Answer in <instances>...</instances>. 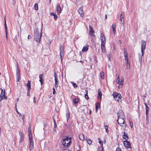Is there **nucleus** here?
<instances>
[{"label": "nucleus", "instance_id": "obj_1", "mask_svg": "<svg viewBox=\"0 0 151 151\" xmlns=\"http://www.w3.org/2000/svg\"><path fill=\"white\" fill-rule=\"evenodd\" d=\"M42 28L40 31L38 29H36L35 32L34 33V39L38 43L40 42V39L42 37Z\"/></svg>", "mask_w": 151, "mask_h": 151}, {"label": "nucleus", "instance_id": "obj_2", "mask_svg": "<svg viewBox=\"0 0 151 151\" xmlns=\"http://www.w3.org/2000/svg\"><path fill=\"white\" fill-rule=\"evenodd\" d=\"M62 144L63 146L68 147L70 145L71 141V138L70 137L66 136L63 139Z\"/></svg>", "mask_w": 151, "mask_h": 151}, {"label": "nucleus", "instance_id": "obj_3", "mask_svg": "<svg viewBox=\"0 0 151 151\" xmlns=\"http://www.w3.org/2000/svg\"><path fill=\"white\" fill-rule=\"evenodd\" d=\"M117 122L122 127H126V124L124 123V118H118Z\"/></svg>", "mask_w": 151, "mask_h": 151}, {"label": "nucleus", "instance_id": "obj_4", "mask_svg": "<svg viewBox=\"0 0 151 151\" xmlns=\"http://www.w3.org/2000/svg\"><path fill=\"white\" fill-rule=\"evenodd\" d=\"M113 96L114 99L117 101L120 102H121L122 100L121 98L122 96L119 93L116 92L115 93H113Z\"/></svg>", "mask_w": 151, "mask_h": 151}, {"label": "nucleus", "instance_id": "obj_5", "mask_svg": "<svg viewBox=\"0 0 151 151\" xmlns=\"http://www.w3.org/2000/svg\"><path fill=\"white\" fill-rule=\"evenodd\" d=\"M124 13L123 12H121L120 17L119 20L120 21V23L122 24H123L124 22Z\"/></svg>", "mask_w": 151, "mask_h": 151}, {"label": "nucleus", "instance_id": "obj_6", "mask_svg": "<svg viewBox=\"0 0 151 151\" xmlns=\"http://www.w3.org/2000/svg\"><path fill=\"white\" fill-rule=\"evenodd\" d=\"M55 10L58 14H59L61 13L62 9H61L60 5L59 4H57Z\"/></svg>", "mask_w": 151, "mask_h": 151}, {"label": "nucleus", "instance_id": "obj_7", "mask_svg": "<svg viewBox=\"0 0 151 151\" xmlns=\"http://www.w3.org/2000/svg\"><path fill=\"white\" fill-rule=\"evenodd\" d=\"M89 34L91 36H95V35L94 34V31L92 28V27L90 25L89 26Z\"/></svg>", "mask_w": 151, "mask_h": 151}, {"label": "nucleus", "instance_id": "obj_8", "mask_svg": "<svg viewBox=\"0 0 151 151\" xmlns=\"http://www.w3.org/2000/svg\"><path fill=\"white\" fill-rule=\"evenodd\" d=\"M118 118H124V114L122 110H119L117 113Z\"/></svg>", "mask_w": 151, "mask_h": 151}, {"label": "nucleus", "instance_id": "obj_9", "mask_svg": "<svg viewBox=\"0 0 151 151\" xmlns=\"http://www.w3.org/2000/svg\"><path fill=\"white\" fill-rule=\"evenodd\" d=\"M54 77H55V86L56 88H57L58 86V78L57 77V75L55 73L54 75Z\"/></svg>", "mask_w": 151, "mask_h": 151}, {"label": "nucleus", "instance_id": "obj_10", "mask_svg": "<svg viewBox=\"0 0 151 151\" xmlns=\"http://www.w3.org/2000/svg\"><path fill=\"white\" fill-rule=\"evenodd\" d=\"M124 146L126 148H131L130 146V143L129 141L125 140L124 141Z\"/></svg>", "mask_w": 151, "mask_h": 151}, {"label": "nucleus", "instance_id": "obj_11", "mask_svg": "<svg viewBox=\"0 0 151 151\" xmlns=\"http://www.w3.org/2000/svg\"><path fill=\"white\" fill-rule=\"evenodd\" d=\"M60 54L61 58V60H62V56H63L64 55V47L62 45L60 46Z\"/></svg>", "mask_w": 151, "mask_h": 151}, {"label": "nucleus", "instance_id": "obj_12", "mask_svg": "<svg viewBox=\"0 0 151 151\" xmlns=\"http://www.w3.org/2000/svg\"><path fill=\"white\" fill-rule=\"evenodd\" d=\"M78 13L80 14V16L81 17H83L84 15V12L83 10V7H81L80 8L79 10Z\"/></svg>", "mask_w": 151, "mask_h": 151}, {"label": "nucleus", "instance_id": "obj_13", "mask_svg": "<svg viewBox=\"0 0 151 151\" xmlns=\"http://www.w3.org/2000/svg\"><path fill=\"white\" fill-rule=\"evenodd\" d=\"M146 42H145V41H142L141 44V50H145L146 47Z\"/></svg>", "mask_w": 151, "mask_h": 151}, {"label": "nucleus", "instance_id": "obj_14", "mask_svg": "<svg viewBox=\"0 0 151 151\" xmlns=\"http://www.w3.org/2000/svg\"><path fill=\"white\" fill-rule=\"evenodd\" d=\"M19 135L20 137L19 143H22L24 140V136L23 134L20 132H19Z\"/></svg>", "mask_w": 151, "mask_h": 151}, {"label": "nucleus", "instance_id": "obj_15", "mask_svg": "<svg viewBox=\"0 0 151 151\" xmlns=\"http://www.w3.org/2000/svg\"><path fill=\"white\" fill-rule=\"evenodd\" d=\"M17 81H19L20 79V71L17 70L16 73Z\"/></svg>", "mask_w": 151, "mask_h": 151}, {"label": "nucleus", "instance_id": "obj_16", "mask_svg": "<svg viewBox=\"0 0 151 151\" xmlns=\"http://www.w3.org/2000/svg\"><path fill=\"white\" fill-rule=\"evenodd\" d=\"M29 148L30 150H32L34 148L33 141H29Z\"/></svg>", "mask_w": 151, "mask_h": 151}, {"label": "nucleus", "instance_id": "obj_17", "mask_svg": "<svg viewBox=\"0 0 151 151\" xmlns=\"http://www.w3.org/2000/svg\"><path fill=\"white\" fill-rule=\"evenodd\" d=\"M79 137L81 140H83L85 139L84 136L83 134H81L79 135Z\"/></svg>", "mask_w": 151, "mask_h": 151}, {"label": "nucleus", "instance_id": "obj_18", "mask_svg": "<svg viewBox=\"0 0 151 151\" xmlns=\"http://www.w3.org/2000/svg\"><path fill=\"white\" fill-rule=\"evenodd\" d=\"M116 27V24H115L113 23L112 25V32L113 33L115 34V33L116 30L115 27Z\"/></svg>", "mask_w": 151, "mask_h": 151}, {"label": "nucleus", "instance_id": "obj_19", "mask_svg": "<svg viewBox=\"0 0 151 151\" xmlns=\"http://www.w3.org/2000/svg\"><path fill=\"white\" fill-rule=\"evenodd\" d=\"M86 140L87 141V143L89 145H91L92 143V141L88 137L86 138Z\"/></svg>", "mask_w": 151, "mask_h": 151}, {"label": "nucleus", "instance_id": "obj_20", "mask_svg": "<svg viewBox=\"0 0 151 151\" xmlns=\"http://www.w3.org/2000/svg\"><path fill=\"white\" fill-rule=\"evenodd\" d=\"M102 94L100 89H98V98H100L101 99Z\"/></svg>", "mask_w": 151, "mask_h": 151}, {"label": "nucleus", "instance_id": "obj_21", "mask_svg": "<svg viewBox=\"0 0 151 151\" xmlns=\"http://www.w3.org/2000/svg\"><path fill=\"white\" fill-rule=\"evenodd\" d=\"M123 138L127 140L128 139V137L127 135V133H126L125 132H124V134L123 136Z\"/></svg>", "mask_w": 151, "mask_h": 151}, {"label": "nucleus", "instance_id": "obj_22", "mask_svg": "<svg viewBox=\"0 0 151 151\" xmlns=\"http://www.w3.org/2000/svg\"><path fill=\"white\" fill-rule=\"evenodd\" d=\"M101 45V49L103 53H105L106 52V48L105 47V45Z\"/></svg>", "mask_w": 151, "mask_h": 151}, {"label": "nucleus", "instance_id": "obj_23", "mask_svg": "<svg viewBox=\"0 0 151 151\" xmlns=\"http://www.w3.org/2000/svg\"><path fill=\"white\" fill-rule=\"evenodd\" d=\"M88 49V46H84L83 47V48L82 50V51L83 52H86V51Z\"/></svg>", "mask_w": 151, "mask_h": 151}, {"label": "nucleus", "instance_id": "obj_24", "mask_svg": "<svg viewBox=\"0 0 151 151\" xmlns=\"http://www.w3.org/2000/svg\"><path fill=\"white\" fill-rule=\"evenodd\" d=\"M30 85H31L30 82L29 81H28L27 85V86L28 88V89H29V90H30V89L31 88Z\"/></svg>", "mask_w": 151, "mask_h": 151}, {"label": "nucleus", "instance_id": "obj_25", "mask_svg": "<svg viewBox=\"0 0 151 151\" xmlns=\"http://www.w3.org/2000/svg\"><path fill=\"white\" fill-rule=\"evenodd\" d=\"M79 101V99L78 98H76L75 99L73 100V102L74 104H77Z\"/></svg>", "mask_w": 151, "mask_h": 151}, {"label": "nucleus", "instance_id": "obj_26", "mask_svg": "<svg viewBox=\"0 0 151 151\" xmlns=\"http://www.w3.org/2000/svg\"><path fill=\"white\" fill-rule=\"evenodd\" d=\"M100 76H101V78L102 79H104V73L102 71L100 73Z\"/></svg>", "mask_w": 151, "mask_h": 151}, {"label": "nucleus", "instance_id": "obj_27", "mask_svg": "<svg viewBox=\"0 0 151 151\" xmlns=\"http://www.w3.org/2000/svg\"><path fill=\"white\" fill-rule=\"evenodd\" d=\"M124 81L123 79H121L119 83V87H121L123 85Z\"/></svg>", "mask_w": 151, "mask_h": 151}, {"label": "nucleus", "instance_id": "obj_28", "mask_svg": "<svg viewBox=\"0 0 151 151\" xmlns=\"http://www.w3.org/2000/svg\"><path fill=\"white\" fill-rule=\"evenodd\" d=\"M101 45H102V44L105 45L106 42L105 38L101 39Z\"/></svg>", "mask_w": 151, "mask_h": 151}, {"label": "nucleus", "instance_id": "obj_29", "mask_svg": "<svg viewBox=\"0 0 151 151\" xmlns=\"http://www.w3.org/2000/svg\"><path fill=\"white\" fill-rule=\"evenodd\" d=\"M0 96L4 98V99H6V97L5 95V93H4L1 92Z\"/></svg>", "mask_w": 151, "mask_h": 151}, {"label": "nucleus", "instance_id": "obj_30", "mask_svg": "<svg viewBox=\"0 0 151 151\" xmlns=\"http://www.w3.org/2000/svg\"><path fill=\"white\" fill-rule=\"evenodd\" d=\"M96 112L98 111V109L100 107V104H96Z\"/></svg>", "mask_w": 151, "mask_h": 151}, {"label": "nucleus", "instance_id": "obj_31", "mask_svg": "<svg viewBox=\"0 0 151 151\" xmlns=\"http://www.w3.org/2000/svg\"><path fill=\"white\" fill-rule=\"evenodd\" d=\"M86 93L85 94V97L86 100H88L89 98L88 95V91L87 90H86Z\"/></svg>", "mask_w": 151, "mask_h": 151}, {"label": "nucleus", "instance_id": "obj_32", "mask_svg": "<svg viewBox=\"0 0 151 151\" xmlns=\"http://www.w3.org/2000/svg\"><path fill=\"white\" fill-rule=\"evenodd\" d=\"M29 141H33L32 140V134L29 135Z\"/></svg>", "mask_w": 151, "mask_h": 151}, {"label": "nucleus", "instance_id": "obj_33", "mask_svg": "<svg viewBox=\"0 0 151 151\" xmlns=\"http://www.w3.org/2000/svg\"><path fill=\"white\" fill-rule=\"evenodd\" d=\"M19 117L20 118L22 119L23 120L24 118V115L23 114H19Z\"/></svg>", "mask_w": 151, "mask_h": 151}, {"label": "nucleus", "instance_id": "obj_34", "mask_svg": "<svg viewBox=\"0 0 151 151\" xmlns=\"http://www.w3.org/2000/svg\"><path fill=\"white\" fill-rule=\"evenodd\" d=\"M124 56H128V54L127 52V50L126 49H124Z\"/></svg>", "mask_w": 151, "mask_h": 151}, {"label": "nucleus", "instance_id": "obj_35", "mask_svg": "<svg viewBox=\"0 0 151 151\" xmlns=\"http://www.w3.org/2000/svg\"><path fill=\"white\" fill-rule=\"evenodd\" d=\"M107 57L108 59V60H111V53H110L109 54H108L107 55Z\"/></svg>", "mask_w": 151, "mask_h": 151}, {"label": "nucleus", "instance_id": "obj_36", "mask_svg": "<svg viewBox=\"0 0 151 151\" xmlns=\"http://www.w3.org/2000/svg\"><path fill=\"white\" fill-rule=\"evenodd\" d=\"M34 8L35 10H37L38 9V5L37 4H35L34 5Z\"/></svg>", "mask_w": 151, "mask_h": 151}, {"label": "nucleus", "instance_id": "obj_37", "mask_svg": "<svg viewBox=\"0 0 151 151\" xmlns=\"http://www.w3.org/2000/svg\"><path fill=\"white\" fill-rule=\"evenodd\" d=\"M70 114L69 112H68L66 114V118L67 121H68V118L69 117Z\"/></svg>", "mask_w": 151, "mask_h": 151}, {"label": "nucleus", "instance_id": "obj_38", "mask_svg": "<svg viewBox=\"0 0 151 151\" xmlns=\"http://www.w3.org/2000/svg\"><path fill=\"white\" fill-rule=\"evenodd\" d=\"M127 68L128 69H129L130 68V63H127L126 64Z\"/></svg>", "mask_w": 151, "mask_h": 151}, {"label": "nucleus", "instance_id": "obj_39", "mask_svg": "<svg viewBox=\"0 0 151 151\" xmlns=\"http://www.w3.org/2000/svg\"><path fill=\"white\" fill-rule=\"evenodd\" d=\"M104 127V128L106 130V132L107 133H108V126L107 125H105Z\"/></svg>", "mask_w": 151, "mask_h": 151}, {"label": "nucleus", "instance_id": "obj_40", "mask_svg": "<svg viewBox=\"0 0 151 151\" xmlns=\"http://www.w3.org/2000/svg\"><path fill=\"white\" fill-rule=\"evenodd\" d=\"M6 17V16H5V17ZM5 31H6L7 30V27L6 24V18H5Z\"/></svg>", "mask_w": 151, "mask_h": 151}, {"label": "nucleus", "instance_id": "obj_41", "mask_svg": "<svg viewBox=\"0 0 151 151\" xmlns=\"http://www.w3.org/2000/svg\"><path fill=\"white\" fill-rule=\"evenodd\" d=\"M17 63V70H19V71H20V70H19V65L18 63L16 62Z\"/></svg>", "mask_w": 151, "mask_h": 151}, {"label": "nucleus", "instance_id": "obj_42", "mask_svg": "<svg viewBox=\"0 0 151 151\" xmlns=\"http://www.w3.org/2000/svg\"><path fill=\"white\" fill-rule=\"evenodd\" d=\"M40 78L39 81L40 82L41 84V85L43 83V79L42 78Z\"/></svg>", "mask_w": 151, "mask_h": 151}, {"label": "nucleus", "instance_id": "obj_43", "mask_svg": "<svg viewBox=\"0 0 151 151\" xmlns=\"http://www.w3.org/2000/svg\"><path fill=\"white\" fill-rule=\"evenodd\" d=\"M129 123H130V125L131 127V128H132L133 126V124L132 121H129Z\"/></svg>", "mask_w": 151, "mask_h": 151}, {"label": "nucleus", "instance_id": "obj_44", "mask_svg": "<svg viewBox=\"0 0 151 151\" xmlns=\"http://www.w3.org/2000/svg\"><path fill=\"white\" fill-rule=\"evenodd\" d=\"M73 85L74 88H77L78 87V86L75 83H73Z\"/></svg>", "mask_w": 151, "mask_h": 151}, {"label": "nucleus", "instance_id": "obj_45", "mask_svg": "<svg viewBox=\"0 0 151 151\" xmlns=\"http://www.w3.org/2000/svg\"><path fill=\"white\" fill-rule=\"evenodd\" d=\"M139 60L140 61V62L141 63L142 61V57L139 56Z\"/></svg>", "mask_w": 151, "mask_h": 151}, {"label": "nucleus", "instance_id": "obj_46", "mask_svg": "<svg viewBox=\"0 0 151 151\" xmlns=\"http://www.w3.org/2000/svg\"><path fill=\"white\" fill-rule=\"evenodd\" d=\"M54 18L56 20L57 18H58V16L57 15H54Z\"/></svg>", "mask_w": 151, "mask_h": 151}, {"label": "nucleus", "instance_id": "obj_47", "mask_svg": "<svg viewBox=\"0 0 151 151\" xmlns=\"http://www.w3.org/2000/svg\"><path fill=\"white\" fill-rule=\"evenodd\" d=\"M142 52V56H143L144 53V50H141Z\"/></svg>", "mask_w": 151, "mask_h": 151}, {"label": "nucleus", "instance_id": "obj_48", "mask_svg": "<svg viewBox=\"0 0 151 151\" xmlns=\"http://www.w3.org/2000/svg\"><path fill=\"white\" fill-rule=\"evenodd\" d=\"M30 90H29V89L27 90V96H29V91Z\"/></svg>", "mask_w": 151, "mask_h": 151}, {"label": "nucleus", "instance_id": "obj_49", "mask_svg": "<svg viewBox=\"0 0 151 151\" xmlns=\"http://www.w3.org/2000/svg\"><path fill=\"white\" fill-rule=\"evenodd\" d=\"M125 60H128V56H124Z\"/></svg>", "mask_w": 151, "mask_h": 151}, {"label": "nucleus", "instance_id": "obj_50", "mask_svg": "<svg viewBox=\"0 0 151 151\" xmlns=\"http://www.w3.org/2000/svg\"><path fill=\"white\" fill-rule=\"evenodd\" d=\"M34 100V103L36 104V98L35 97H34L33 98Z\"/></svg>", "mask_w": 151, "mask_h": 151}, {"label": "nucleus", "instance_id": "obj_51", "mask_svg": "<svg viewBox=\"0 0 151 151\" xmlns=\"http://www.w3.org/2000/svg\"><path fill=\"white\" fill-rule=\"evenodd\" d=\"M116 151H121V150L119 148H117Z\"/></svg>", "mask_w": 151, "mask_h": 151}, {"label": "nucleus", "instance_id": "obj_52", "mask_svg": "<svg viewBox=\"0 0 151 151\" xmlns=\"http://www.w3.org/2000/svg\"><path fill=\"white\" fill-rule=\"evenodd\" d=\"M99 151H103V148L102 147L99 148Z\"/></svg>", "mask_w": 151, "mask_h": 151}, {"label": "nucleus", "instance_id": "obj_53", "mask_svg": "<svg viewBox=\"0 0 151 151\" xmlns=\"http://www.w3.org/2000/svg\"><path fill=\"white\" fill-rule=\"evenodd\" d=\"M99 143L101 145V146H102L103 144H102V142L101 141V140H99Z\"/></svg>", "mask_w": 151, "mask_h": 151}, {"label": "nucleus", "instance_id": "obj_54", "mask_svg": "<svg viewBox=\"0 0 151 151\" xmlns=\"http://www.w3.org/2000/svg\"><path fill=\"white\" fill-rule=\"evenodd\" d=\"M53 94H55V93L56 91H55V89L54 88H53Z\"/></svg>", "mask_w": 151, "mask_h": 151}, {"label": "nucleus", "instance_id": "obj_55", "mask_svg": "<svg viewBox=\"0 0 151 151\" xmlns=\"http://www.w3.org/2000/svg\"><path fill=\"white\" fill-rule=\"evenodd\" d=\"M28 131H29V135H30V134H32V132H31V129H29Z\"/></svg>", "mask_w": 151, "mask_h": 151}, {"label": "nucleus", "instance_id": "obj_56", "mask_svg": "<svg viewBox=\"0 0 151 151\" xmlns=\"http://www.w3.org/2000/svg\"><path fill=\"white\" fill-rule=\"evenodd\" d=\"M1 92L4 93H5V90L4 89H2L1 88Z\"/></svg>", "mask_w": 151, "mask_h": 151}, {"label": "nucleus", "instance_id": "obj_57", "mask_svg": "<svg viewBox=\"0 0 151 151\" xmlns=\"http://www.w3.org/2000/svg\"><path fill=\"white\" fill-rule=\"evenodd\" d=\"M149 110V108L148 107H147V108H146V111H148Z\"/></svg>", "mask_w": 151, "mask_h": 151}, {"label": "nucleus", "instance_id": "obj_58", "mask_svg": "<svg viewBox=\"0 0 151 151\" xmlns=\"http://www.w3.org/2000/svg\"><path fill=\"white\" fill-rule=\"evenodd\" d=\"M2 99H4V98L0 96V101H1Z\"/></svg>", "mask_w": 151, "mask_h": 151}, {"label": "nucleus", "instance_id": "obj_59", "mask_svg": "<svg viewBox=\"0 0 151 151\" xmlns=\"http://www.w3.org/2000/svg\"><path fill=\"white\" fill-rule=\"evenodd\" d=\"M43 76V74H40L39 75V78H42V77Z\"/></svg>", "mask_w": 151, "mask_h": 151}, {"label": "nucleus", "instance_id": "obj_60", "mask_svg": "<svg viewBox=\"0 0 151 151\" xmlns=\"http://www.w3.org/2000/svg\"><path fill=\"white\" fill-rule=\"evenodd\" d=\"M116 82L117 83H119V80H116Z\"/></svg>", "mask_w": 151, "mask_h": 151}, {"label": "nucleus", "instance_id": "obj_61", "mask_svg": "<svg viewBox=\"0 0 151 151\" xmlns=\"http://www.w3.org/2000/svg\"><path fill=\"white\" fill-rule=\"evenodd\" d=\"M50 14L51 15H52L53 16H54V15H56V14H55L54 13H52V12H51L50 13Z\"/></svg>", "mask_w": 151, "mask_h": 151}, {"label": "nucleus", "instance_id": "obj_62", "mask_svg": "<svg viewBox=\"0 0 151 151\" xmlns=\"http://www.w3.org/2000/svg\"><path fill=\"white\" fill-rule=\"evenodd\" d=\"M50 14L51 15H52L53 16H54V15H56V14H55L54 13H52V12H51L50 13Z\"/></svg>", "mask_w": 151, "mask_h": 151}, {"label": "nucleus", "instance_id": "obj_63", "mask_svg": "<svg viewBox=\"0 0 151 151\" xmlns=\"http://www.w3.org/2000/svg\"><path fill=\"white\" fill-rule=\"evenodd\" d=\"M148 111H146V116H148Z\"/></svg>", "mask_w": 151, "mask_h": 151}, {"label": "nucleus", "instance_id": "obj_64", "mask_svg": "<svg viewBox=\"0 0 151 151\" xmlns=\"http://www.w3.org/2000/svg\"><path fill=\"white\" fill-rule=\"evenodd\" d=\"M31 38V36H30L29 35L28 37V39H29Z\"/></svg>", "mask_w": 151, "mask_h": 151}]
</instances>
